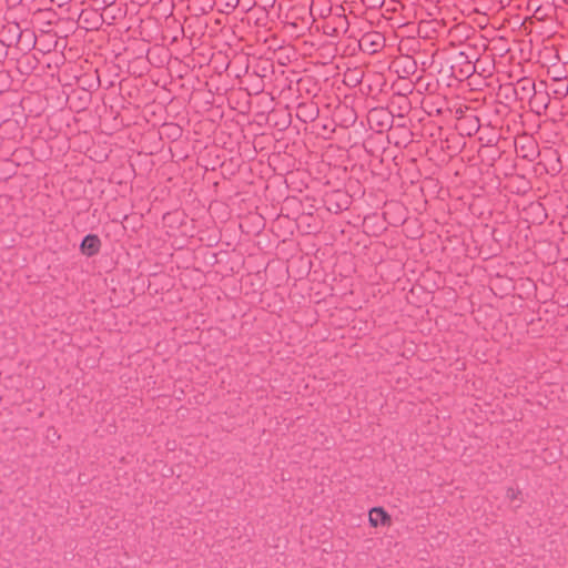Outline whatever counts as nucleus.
<instances>
[{"label":"nucleus","instance_id":"1","mask_svg":"<svg viewBox=\"0 0 568 568\" xmlns=\"http://www.w3.org/2000/svg\"><path fill=\"white\" fill-rule=\"evenodd\" d=\"M368 520L373 527L390 526L392 524L390 516L382 507H375L371 509L368 514Z\"/></svg>","mask_w":568,"mask_h":568},{"label":"nucleus","instance_id":"2","mask_svg":"<svg viewBox=\"0 0 568 568\" xmlns=\"http://www.w3.org/2000/svg\"><path fill=\"white\" fill-rule=\"evenodd\" d=\"M81 252L87 256H93L99 253L101 247V241L98 235L89 234L87 235L81 243Z\"/></svg>","mask_w":568,"mask_h":568},{"label":"nucleus","instance_id":"3","mask_svg":"<svg viewBox=\"0 0 568 568\" xmlns=\"http://www.w3.org/2000/svg\"><path fill=\"white\" fill-rule=\"evenodd\" d=\"M507 496H508L509 498H511V499H515V498H516V496H517V493H516V490H515V489L509 488V489H508V491H507Z\"/></svg>","mask_w":568,"mask_h":568}]
</instances>
